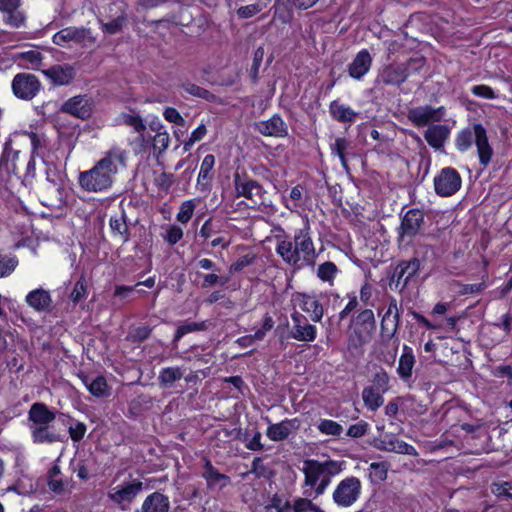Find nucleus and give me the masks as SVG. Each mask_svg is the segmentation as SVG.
<instances>
[{
  "label": "nucleus",
  "instance_id": "obj_38",
  "mask_svg": "<svg viewBox=\"0 0 512 512\" xmlns=\"http://www.w3.org/2000/svg\"><path fill=\"white\" fill-rule=\"evenodd\" d=\"M354 327H359L361 330L372 335L376 329V320L373 311L371 309L362 310L355 319Z\"/></svg>",
  "mask_w": 512,
  "mask_h": 512
},
{
  "label": "nucleus",
  "instance_id": "obj_1",
  "mask_svg": "<svg viewBox=\"0 0 512 512\" xmlns=\"http://www.w3.org/2000/svg\"><path fill=\"white\" fill-rule=\"evenodd\" d=\"M310 225H305L295 230L293 237L276 235V253L282 261L295 269L305 266L313 267L318 253L311 236Z\"/></svg>",
  "mask_w": 512,
  "mask_h": 512
},
{
  "label": "nucleus",
  "instance_id": "obj_52",
  "mask_svg": "<svg viewBox=\"0 0 512 512\" xmlns=\"http://www.w3.org/2000/svg\"><path fill=\"white\" fill-rule=\"evenodd\" d=\"M254 260H255V255H252V254L243 255L230 265L229 272L231 274L239 273L244 268L253 264Z\"/></svg>",
  "mask_w": 512,
  "mask_h": 512
},
{
  "label": "nucleus",
  "instance_id": "obj_13",
  "mask_svg": "<svg viewBox=\"0 0 512 512\" xmlns=\"http://www.w3.org/2000/svg\"><path fill=\"white\" fill-rule=\"evenodd\" d=\"M443 111V107L435 109L429 105L417 106L408 110L407 118L415 126L422 127L428 125L430 122L440 121L443 117Z\"/></svg>",
  "mask_w": 512,
  "mask_h": 512
},
{
  "label": "nucleus",
  "instance_id": "obj_43",
  "mask_svg": "<svg viewBox=\"0 0 512 512\" xmlns=\"http://www.w3.org/2000/svg\"><path fill=\"white\" fill-rule=\"evenodd\" d=\"M208 326L205 321L202 322H186L182 325H180L174 335V343H177L184 335L196 331H205L207 330Z\"/></svg>",
  "mask_w": 512,
  "mask_h": 512
},
{
  "label": "nucleus",
  "instance_id": "obj_45",
  "mask_svg": "<svg viewBox=\"0 0 512 512\" xmlns=\"http://www.w3.org/2000/svg\"><path fill=\"white\" fill-rule=\"evenodd\" d=\"M337 272V266L333 262L327 261L319 265L317 269V276L322 281L332 284Z\"/></svg>",
  "mask_w": 512,
  "mask_h": 512
},
{
  "label": "nucleus",
  "instance_id": "obj_6",
  "mask_svg": "<svg viewBox=\"0 0 512 512\" xmlns=\"http://www.w3.org/2000/svg\"><path fill=\"white\" fill-rule=\"evenodd\" d=\"M142 490L143 482L135 479L131 482L111 487L107 496L113 503L120 506L121 509H126Z\"/></svg>",
  "mask_w": 512,
  "mask_h": 512
},
{
  "label": "nucleus",
  "instance_id": "obj_7",
  "mask_svg": "<svg viewBox=\"0 0 512 512\" xmlns=\"http://www.w3.org/2000/svg\"><path fill=\"white\" fill-rule=\"evenodd\" d=\"M462 185L460 174L451 167L443 168L434 178L435 192L442 197L454 195Z\"/></svg>",
  "mask_w": 512,
  "mask_h": 512
},
{
  "label": "nucleus",
  "instance_id": "obj_2",
  "mask_svg": "<svg viewBox=\"0 0 512 512\" xmlns=\"http://www.w3.org/2000/svg\"><path fill=\"white\" fill-rule=\"evenodd\" d=\"M126 159L125 150L112 147L90 170L79 174L80 186L88 192H102L109 189L119 167L126 166Z\"/></svg>",
  "mask_w": 512,
  "mask_h": 512
},
{
  "label": "nucleus",
  "instance_id": "obj_33",
  "mask_svg": "<svg viewBox=\"0 0 512 512\" xmlns=\"http://www.w3.org/2000/svg\"><path fill=\"white\" fill-rule=\"evenodd\" d=\"M109 225L114 236L126 243L130 239L129 228L126 223V214L121 212L110 217Z\"/></svg>",
  "mask_w": 512,
  "mask_h": 512
},
{
  "label": "nucleus",
  "instance_id": "obj_4",
  "mask_svg": "<svg viewBox=\"0 0 512 512\" xmlns=\"http://www.w3.org/2000/svg\"><path fill=\"white\" fill-rule=\"evenodd\" d=\"M361 481L355 476H349L341 480L332 494L334 503L342 508L354 505L361 494Z\"/></svg>",
  "mask_w": 512,
  "mask_h": 512
},
{
  "label": "nucleus",
  "instance_id": "obj_14",
  "mask_svg": "<svg viewBox=\"0 0 512 512\" xmlns=\"http://www.w3.org/2000/svg\"><path fill=\"white\" fill-rule=\"evenodd\" d=\"M42 205L51 209H60L64 205L63 189L55 181L47 180L39 190Z\"/></svg>",
  "mask_w": 512,
  "mask_h": 512
},
{
  "label": "nucleus",
  "instance_id": "obj_19",
  "mask_svg": "<svg viewBox=\"0 0 512 512\" xmlns=\"http://www.w3.org/2000/svg\"><path fill=\"white\" fill-rule=\"evenodd\" d=\"M420 268V261L418 258H412L409 261H401L393 271L390 282H396L398 286L402 281V288H404L409 280L416 275Z\"/></svg>",
  "mask_w": 512,
  "mask_h": 512
},
{
  "label": "nucleus",
  "instance_id": "obj_28",
  "mask_svg": "<svg viewBox=\"0 0 512 512\" xmlns=\"http://www.w3.org/2000/svg\"><path fill=\"white\" fill-rule=\"evenodd\" d=\"M26 303L37 312H46L51 308L52 299L47 290L38 288L27 294Z\"/></svg>",
  "mask_w": 512,
  "mask_h": 512
},
{
  "label": "nucleus",
  "instance_id": "obj_11",
  "mask_svg": "<svg viewBox=\"0 0 512 512\" xmlns=\"http://www.w3.org/2000/svg\"><path fill=\"white\" fill-rule=\"evenodd\" d=\"M198 235L204 240L211 239L210 246L215 248L221 246L222 249H226L231 244L227 233L222 231V222L219 220H213L212 218L207 219L201 226Z\"/></svg>",
  "mask_w": 512,
  "mask_h": 512
},
{
  "label": "nucleus",
  "instance_id": "obj_54",
  "mask_svg": "<svg viewBox=\"0 0 512 512\" xmlns=\"http://www.w3.org/2000/svg\"><path fill=\"white\" fill-rule=\"evenodd\" d=\"M4 13L6 14L4 21L11 27L19 28L24 24L25 16L18 8L12 11H5Z\"/></svg>",
  "mask_w": 512,
  "mask_h": 512
},
{
  "label": "nucleus",
  "instance_id": "obj_62",
  "mask_svg": "<svg viewBox=\"0 0 512 512\" xmlns=\"http://www.w3.org/2000/svg\"><path fill=\"white\" fill-rule=\"evenodd\" d=\"M124 21V17H117L110 22L102 23V27L107 33L116 34L121 31Z\"/></svg>",
  "mask_w": 512,
  "mask_h": 512
},
{
  "label": "nucleus",
  "instance_id": "obj_9",
  "mask_svg": "<svg viewBox=\"0 0 512 512\" xmlns=\"http://www.w3.org/2000/svg\"><path fill=\"white\" fill-rule=\"evenodd\" d=\"M96 41L89 28L85 27H66L53 36V43L63 46L65 43L74 42L84 46L91 45Z\"/></svg>",
  "mask_w": 512,
  "mask_h": 512
},
{
  "label": "nucleus",
  "instance_id": "obj_48",
  "mask_svg": "<svg viewBox=\"0 0 512 512\" xmlns=\"http://www.w3.org/2000/svg\"><path fill=\"white\" fill-rule=\"evenodd\" d=\"M390 377L384 369L377 371L372 379V386L381 393H385L389 390Z\"/></svg>",
  "mask_w": 512,
  "mask_h": 512
},
{
  "label": "nucleus",
  "instance_id": "obj_58",
  "mask_svg": "<svg viewBox=\"0 0 512 512\" xmlns=\"http://www.w3.org/2000/svg\"><path fill=\"white\" fill-rule=\"evenodd\" d=\"M207 129L204 124L198 126L192 133L190 138L184 142V150L187 152L191 149L195 142L200 141L206 135Z\"/></svg>",
  "mask_w": 512,
  "mask_h": 512
},
{
  "label": "nucleus",
  "instance_id": "obj_42",
  "mask_svg": "<svg viewBox=\"0 0 512 512\" xmlns=\"http://www.w3.org/2000/svg\"><path fill=\"white\" fill-rule=\"evenodd\" d=\"M84 383L89 392L95 397H104L108 395V385L104 377H96L92 381L86 377Z\"/></svg>",
  "mask_w": 512,
  "mask_h": 512
},
{
  "label": "nucleus",
  "instance_id": "obj_50",
  "mask_svg": "<svg viewBox=\"0 0 512 512\" xmlns=\"http://www.w3.org/2000/svg\"><path fill=\"white\" fill-rule=\"evenodd\" d=\"M491 492L497 497L512 498V481L493 483Z\"/></svg>",
  "mask_w": 512,
  "mask_h": 512
},
{
  "label": "nucleus",
  "instance_id": "obj_56",
  "mask_svg": "<svg viewBox=\"0 0 512 512\" xmlns=\"http://www.w3.org/2000/svg\"><path fill=\"white\" fill-rule=\"evenodd\" d=\"M87 295V286L84 277L82 276L76 283L71 292V300L76 304Z\"/></svg>",
  "mask_w": 512,
  "mask_h": 512
},
{
  "label": "nucleus",
  "instance_id": "obj_61",
  "mask_svg": "<svg viewBox=\"0 0 512 512\" xmlns=\"http://www.w3.org/2000/svg\"><path fill=\"white\" fill-rule=\"evenodd\" d=\"M182 237H183V230L176 225H172L167 229L164 239L170 245H175L178 241L181 240Z\"/></svg>",
  "mask_w": 512,
  "mask_h": 512
},
{
  "label": "nucleus",
  "instance_id": "obj_21",
  "mask_svg": "<svg viewBox=\"0 0 512 512\" xmlns=\"http://www.w3.org/2000/svg\"><path fill=\"white\" fill-rule=\"evenodd\" d=\"M474 139L477 147L479 161L486 167L493 156V149L489 145L486 130L480 124L474 125Z\"/></svg>",
  "mask_w": 512,
  "mask_h": 512
},
{
  "label": "nucleus",
  "instance_id": "obj_40",
  "mask_svg": "<svg viewBox=\"0 0 512 512\" xmlns=\"http://www.w3.org/2000/svg\"><path fill=\"white\" fill-rule=\"evenodd\" d=\"M117 119L120 124L133 128L137 133H142L146 129L143 119L135 112L121 113Z\"/></svg>",
  "mask_w": 512,
  "mask_h": 512
},
{
  "label": "nucleus",
  "instance_id": "obj_29",
  "mask_svg": "<svg viewBox=\"0 0 512 512\" xmlns=\"http://www.w3.org/2000/svg\"><path fill=\"white\" fill-rule=\"evenodd\" d=\"M19 150H15L11 146V139H8L4 144L3 153L0 159V178L2 171L5 170L7 174L18 170L17 161L19 159Z\"/></svg>",
  "mask_w": 512,
  "mask_h": 512
},
{
  "label": "nucleus",
  "instance_id": "obj_57",
  "mask_svg": "<svg viewBox=\"0 0 512 512\" xmlns=\"http://www.w3.org/2000/svg\"><path fill=\"white\" fill-rule=\"evenodd\" d=\"M474 132L472 133L470 130L461 131L456 139V146L460 151L467 150L473 141Z\"/></svg>",
  "mask_w": 512,
  "mask_h": 512
},
{
  "label": "nucleus",
  "instance_id": "obj_23",
  "mask_svg": "<svg viewBox=\"0 0 512 512\" xmlns=\"http://www.w3.org/2000/svg\"><path fill=\"white\" fill-rule=\"evenodd\" d=\"M44 75L55 85H68L76 76V70L69 64L54 65L43 70Z\"/></svg>",
  "mask_w": 512,
  "mask_h": 512
},
{
  "label": "nucleus",
  "instance_id": "obj_3",
  "mask_svg": "<svg viewBox=\"0 0 512 512\" xmlns=\"http://www.w3.org/2000/svg\"><path fill=\"white\" fill-rule=\"evenodd\" d=\"M343 470V462L335 460L318 461L307 459L303 462L304 486L314 490L315 498L324 494L331 479Z\"/></svg>",
  "mask_w": 512,
  "mask_h": 512
},
{
  "label": "nucleus",
  "instance_id": "obj_63",
  "mask_svg": "<svg viewBox=\"0 0 512 512\" xmlns=\"http://www.w3.org/2000/svg\"><path fill=\"white\" fill-rule=\"evenodd\" d=\"M261 11V7L258 4H250L242 6L237 10V15L240 18L247 19L251 18Z\"/></svg>",
  "mask_w": 512,
  "mask_h": 512
},
{
  "label": "nucleus",
  "instance_id": "obj_32",
  "mask_svg": "<svg viewBox=\"0 0 512 512\" xmlns=\"http://www.w3.org/2000/svg\"><path fill=\"white\" fill-rule=\"evenodd\" d=\"M29 429L34 443H54L61 440L60 435L54 432L50 425L30 426Z\"/></svg>",
  "mask_w": 512,
  "mask_h": 512
},
{
  "label": "nucleus",
  "instance_id": "obj_64",
  "mask_svg": "<svg viewBox=\"0 0 512 512\" xmlns=\"http://www.w3.org/2000/svg\"><path fill=\"white\" fill-rule=\"evenodd\" d=\"M163 115H164L165 119L169 122L175 123L180 126L185 125L184 118L179 114V112L175 108H172V107L166 108Z\"/></svg>",
  "mask_w": 512,
  "mask_h": 512
},
{
  "label": "nucleus",
  "instance_id": "obj_59",
  "mask_svg": "<svg viewBox=\"0 0 512 512\" xmlns=\"http://www.w3.org/2000/svg\"><path fill=\"white\" fill-rule=\"evenodd\" d=\"M194 208L195 205L192 201L184 202L177 214V220L181 223H187L193 215Z\"/></svg>",
  "mask_w": 512,
  "mask_h": 512
},
{
  "label": "nucleus",
  "instance_id": "obj_8",
  "mask_svg": "<svg viewBox=\"0 0 512 512\" xmlns=\"http://www.w3.org/2000/svg\"><path fill=\"white\" fill-rule=\"evenodd\" d=\"M234 186L237 197H244L252 204V208L264 204V193L262 186L254 180L243 181L238 173L234 175Z\"/></svg>",
  "mask_w": 512,
  "mask_h": 512
},
{
  "label": "nucleus",
  "instance_id": "obj_20",
  "mask_svg": "<svg viewBox=\"0 0 512 512\" xmlns=\"http://www.w3.org/2000/svg\"><path fill=\"white\" fill-rule=\"evenodd\" d=\"M294 300L304 312L310 315L312 321L319 322L322 319L324 308L315 295L296 293Z\"/></svg>",
  "mask_w": 512,
  "mask_h": 512
},
{
  "label": "nucleus",
  "instance_id": "obj_37",
  "mask_svg": "<svg viewBox=\"0 0 512 512\" xmlns=\"http://www.w3.org/2000/svg\"><path fill=\"white\" fill-rule=\"evenodd\" d=\"M382 394L374 387H365L362 391V399L365 406L371 411H376L384 403Z\"/></svg>",
  "mask_w": 512,
  "mask_h": 512
},
{
  "label": "nucleus",
  "instance_id": "obj_15",
  "mask_svg": "<svg viewBox=\"0 0 512 512\" xmlns=\"http://www.w3.org/2000/svg\"><path fill=\"white\" fill-rule=\"evenodd\" d=\"M254 128L257 132L266 137L283 138L288 135L287 124L278 114H274L268 120L256 122Z\"/></svg>",
  "mask_w": 512,
  "mask_h": 512
},
{
  "label": "nucleus",
  "instance_id": "obj_46",
  "mask_svg": "<svg viewBox=\"0 0 512 512\" xmlns=\"http://www.w3.org/2000/svg\"><path fill=\"white\" fill-rule=\"evenodd\" d=\"M388 452H395L398 454H404V455H410V456L418 455L416 449L412 445H410V444L406 443L405 441L400 440L394 436L392 439L391 447H388Z\"/></svg>",
  "mask_w": 512,
  "mask_h": 512
},
{
  "label": "nucleus",
  "instance_id": "obj_47",
  "mask_svg": "<svg viewBox=\"0 0 512 512\" xmlns=\"http://www.w3.org/2000/svg\"><path fill=\"white\" fill-rule=\"evenodd\" d=\"M17 265L18 260L16 257L0 253V278L9 276L16 269Z\"/></svg>",
  "mask_w": 512,
  "mask_h": 512
},
{
  "label": "nucleus",
  "instance_id": "obj_44",
  "mask_svg": "<svg viewBox=\"0 0 512 512\" xmlns=\"http://www.w3.org/2000/svg\"><path fill=\"white\" fill-rule=\"evenodd\" d=\"M350 143L345 138H336L335 142L331 144V152L337 155L341 161V164L345 170H348V163L345 156L346 150L349 148Z\"/></svg>",
  "mask_w": 512,
  "mask_h": 512
},
{
  "label": "nucleus",
  "instance_id": "obj_35",
  "mask_svg": "<svg viewBox=\"0 0 512 512\" xmlns=\"http://www.w3.org/2000/svg\"><path fill=\"white\" fill-rule=\"evenodd\" d=\"M214 164L215 158L211 154L206 155L201 163L197 186L202 191H206L208 189V182L211 179L210 172L212 171Z\"/></svg>",
  "mask_w": 512,
  "mask_h": 512
},
{
  "label": "nucleus",
  "instance_id": "obj_16",
  "mask_svg": "<svg viewBox=\"0 0 512 512\" xmlns=\"http://www.w3.org/2000/svg\"><path fill=\"white\" fill-rule=\"evenodd\" d=\"M399 325L400 311L397 300L395 298H391L388 309L381 320V335L388 341L391 340L397 333Z\"/></svg>",
  "mask_w": 512,
  "mask_h": 512
},
{
  "label": "nucleus",
  "instance_id": "obj_49",
  "mask_svg": "<svg viewBox=\"0 0 512 512\" xmlns=\"http://www.w3.org/2000/svg\"><path fill=\"white\" fill-rule=\"evenodd\" d=\"M318 430L326 435L339 436L343 430L342 426L333 420H322L318 425Z\"/></svg>",
  "mask_w": 512,
  "mask_h": 512
},
{
  "label": "nucleus",
  "instance_id": "obj_22",
  "mask_svg": "<svg viewBox=\"0 0 512 512\" xmlns=\"http://www.w3.org/2000/svg\"><path fill=\"white\" fill-rule=\"evenodd\" d=\"M55 418V413L41 402L32 404L28 412L29 427L50 425Z\"/></svg>",
  "mask_w": 512,
  "mask_h": 512
},
{
  "label": "nucleus",
  "instance_id": "obj_17",
  "mask_svg": "<svg viewBox=\"0 0 512 512\" xmlns=\"http://www.w3.org/2000/svg\"><path fill=\"white\" fill-rule=\"evenodd\" d=\"M93 104L86 95H77L63 103L61 111L80 119L91 116Z\"/></svg>",
  "mask_w": 512,
  "mask_h": 512
},
{
  "label": "nucleus",
  "instance_id": "obj_60",
  "mask_svg": "<svg viewBox=\"0 0 512 512\" xmlns=\"http://www.w3.org/2000/svg\"><path fill=\"white\" fill-rule=\"evenodd\" d=\"M169 142L170 137L167 132H158L153 139V147L155 150H158L159 153H162L168 148Z\"/></svg>",
  "mask_w": 512,
  "mask_h": 512
},
{
  "label": "nucleus",
  "instance_id": "obj_10",
  "mask_svg": "<svg viewBox=\"0 0 512 512\" xmlns=\"http://www.w3.org/2000/svg\"><path fill=\"white\" fill-rule=\"evenodd\" d=\"M40 89L37 77L29 73H19L14 76L12 90L16 97L23 100H31Z\"/></svg>",
  "mask_w": 512,
  "mask_h": 512
},
{
  "label": "nucleus",
  "instance_id": "obj_26",
  "mask_svg": "<svg viewBox=\"0 0 512 512\" xmlns=\"http://www.w3.org/2000/svg\"><path fill=\"white\" fill-rule=\"evenodd\" d=\"M372 64V57L370 53L363 49L353 59L348 66L349 75L354 79H361L370 69Z\"/></svg>",
  "mask_w": 512,
  "mask_h": 512
},
{
  "label": "nucleus",
  "instance_id": "obj_5",
  "mask_svg": "<svg viewBox=\"0 0 512 512\" xmlns=\"http://www.w3.org/2000/svg\"><path fill=\"white\" fill-rule=\"evenodd\" d=\"M424 213L418 209H410L402 217L398 229L397 241L399 245L408 244L424 225Z\"/></svg>",
  "mask_w": 512,
  "mask_h": 512
},
{
  "label": "nucleus",
  "instance_id": "obj_55",
  "mask_svg": "<svg viewBox=\"0 0 512 512\" xmlns=\"http://www.w3.org/2000/svg\"><path fill=\"white\" fill-rule=\"evenodd\" d=\"M151 332L152 328L149 326H138L129 332L128 339H130L132 342H142L149 338Z\"/></svg>",
  "mask_w": 512,
  "mask_h": 512
},
{
  "label": "nucleus",
  "instance_id": "obj_24",
  "mask_svg": "<svg viewBox=\"0 0 512 512\" xmlns=\"http://www.w3.org/2000/svg\"><path fill=\"white\" fill-rule=\"evenodd\" d=\"M299 426L300 424L297 419L284 420L280 423L269 425L266 435L272 441H283L289 437L292 431L298 430Z\"/></svg>",
  "mask_w": 512,
  "mask_h": 512
},
{
  "label": "nucleus",
  "instance_id": "obj_12",
  "mask_svg": "<svg viewBox=\"0 0 512 512\" xmlns=\"http://www.w3.org/2000/svg\"><path fill=\"white\" fill-rule=\"evenodd\" d=\"M422 66L423 58L410 59L407 65H388L383 68L378 76V81L385 85H400L408 77V68L413 64Z\"/></svg>",
  "mask_w": 512,
  "mask_h": 512
},
{
  "label": "nucleus",
  "instance_id": "obj_27",
  "mask_svg": "<svg viewBox=\"0 0 512 512\" xmlns=\"http://www.w3.org/2000/svg\"><path fill=\"white\" fill-rule=\"evenodd\" d=\"M372 335L359 327H353L347 335V350L352 355H361L363 347L370 341Z\"/></svg>",
  "mask_w": 512,
  "mask_h": 512
},
{
  "label": "nucleus",
  "instance_id": "obj_41",
  "mask_svg": "<svg viewBox=\"0 0 512 512\" xmlns=\"http://www.w3.org/2000/svg\"><path fill=\"white\" fill-rule=\"evenodd\" d=\"M285 507H291L294 512H325L321 507L313 503L312 500L304 497L296 498L292 504L286 502Z\"/></svg>",
  "mask_w": 512,
  "mask_h": 512
},
{
  "label": "nucleus",
  "instance_id": "obj_18",
  "mask_svg": "<svg viewBox=\"0 0 512 512\" xmlns=\"http://www.w3.org/2000/svg\"><path fill=\"white\" fill-rule=\"evenodd\" d=\"M291 319L293 321V327L290 332L292 338L302 342H312L315 340L316 327L309 324L304 315L294 312L291 314Z\"/></svg>",
  "mask_w": 512,
  "mask_h": 512
},
{
  "label": "nucleus",
  "instance_id": "obj_36",
  "mask_svg": "<svg viewBox=\"0 0 512 512\" xmlns=\"http://www.w3.org/2000/svg\"><path fill=\"white\" fill-rule=\"evenodd\" d=\"M330 113L334 119L343 123H352L357 116V113L350 107L344 106L337 101H333L330 104Z\"/></svg>",
  "mask_w": 512,
  "mask_h": 512
},
{
  "label": "nucleus",
  "instance_id": "obj_25",
  "mask_svg": "<svg viewBox=\"0 0 512 512\" xmlns=\"http://www.w3.org/2000/svg\"><path fill=\"white\" fill-rule=\"evenodd\" d=\"M415 363L416 359L412 348L408 345H403L397 367V374L401 380L407 382L412 377Z\"/></svg>",
  "mask_w": 512,
  "mask_h": 512
},
{
  "label": "nucleus",
  "instance_id": "obj_34",
  "mask_svg": "<svg viewBox=\"0 0 512 512\" xmlns=\"http://www.w3.org/2000/svg\"><path fill=\"white\" fill-rule=\"evenodd\" d=\"M202 476L206 479L209 486L219 485L220 487H224L230 482L229 477L219 473L209 460L205 462Z\"/></svg>",
  "mask_w": 512,
  "mask_h": 512
},
{
  "label": "nucleus",
  "instance_id": "obj_39",
  "mask_svg": "<svg viewBox=\"0 0 512 512\" xmlns=\"http://www.w3.org/2000/svg\"><path fill=\"white\" fill-rule=\"evenodd\" d=\"M183 370L179 367H168L162 369L158 380L161 386L172 387L173 384L183 377Z\"/></svg>",
  "mask_w": 512,
  "mask_h": 512
},
{
  "label": "nucleus",
  "instance_id": "obj_51",
  "mask_svg": "<svg viewBox=\"0 0 512 512\" xmlns=\"http://www.w3.org/2000/svg\"><path fill=\"white\" fill-rule=\"evenodd\" d=\"M229 277L220 276L216 273H209L203 275V282L201 284L202 288H208L212 286H224L228 283Z\"/></svg>",
  "mask_w": 512,
  "mask_h": 512
},
{
  "label": "nucleus",
  "instance_id": "obj_31",
  "mask_svg": "<svg viewBox=\"0 0 512 512\" xmlns=\"http://www.w3.org/2000/svg\"><path fill=\"white\" fill-rule=\"evenodd\" d=\"M449 135V129L445 125H433L430 126L424 133V138L427 143L435 148L440 149L443 147Z\"/></svg>",
  "mask_w": 512,
  "mask_h": 512
},
{
  "label": "nucleus",
  "instance_id": "obj_53",
  "mask_svg": "<svg viewBox=\"0 0 512 512\" xmlns=\"http://www.w3.org/2000/svg\"><path fill=\"white\" fill-rule=\"evenodd\" d=\"M183 90L195 97H199L202 99L209 100L213 97V95L206 89L194 84V83H184L182 85Z\"/></svg>",
  "mask_w": 512,
  "mask_h": 512
},
{
  "label": "nucleus",
  "instance_id": "obj_30",
  "mask_svg": "<svg viewBox=\"0 0 512 512\" xmlns=\"http://www.w3.org/2000/svg\"><path fill=\"white\" fill-rule=\"evenodd\" d=\"M169 508V498L160 492H153L143 501L141 512H168Z\"/></svg>",
  "mask_w": 512,
  "mask_h": 512
}]
</instances>
